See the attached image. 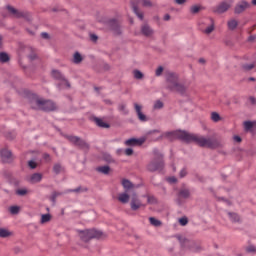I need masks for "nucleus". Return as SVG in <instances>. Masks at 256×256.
<instances>
[{
    "label": "nucleus",
    "mask_w": 256,
    "mask_h": 256,
    "mask_svg": "<svg viewBox=\"0 0 256 256\" xmlns=\"http://www.w3.org/2000/svg\"><path fill=\"white\" fill-rule=\"evenodd\" d=\"M211 120L214 123H219V121H221V115H219V113H217V112H212L211 113Z\"/></svg>",
    "instance_id": "7c9ffc66"
},
{
    "label": "nucleus",
    "mask_w": 256,
    "mask_h": 256,
    "mask_svg": "<svg viewBox=\"0 0 256 256\" xmlns=\"http://www.w3.org/2000/svg\"><path fill=\"white\" fill-rule=\"evenodd\" d=\"M19 206H11L9 211L12 215H17V213H19Z\"/></svg>",
    "instance_id": "58836bf2"
},
{
    "label": "nucleus",
    "mask_w": 256,
    "mask_h": 256,
    "mask_svg": "<svg viewBox=\"0 0 256 256\" xmlns=\"http://www.w3.org/2000/svg\"><path fill=\"white\" fill-rule=\"evenodd\" d=\"M119 109H120V111H123L124 114L129 113V111L127 110V106L125 104H121L119 106Z\"/></svg>",
    "instance_id": "a18cd8bd"
},
{
    "label": "nucleus",
    "mask_w": 256,
    "mask_h": 256,
    "mask_svg": "<svg viewBox=\"0 0 256 256\" xmlns=\"http://www.w3.org/2000/svg\"><path fill=\"white\" fill-rule=\"evenodd\" d=\"M125 155H127L128 157L131 156V155H133V149L127 148V149L125 150Z\"/></svg>",
    "instance_id": "09e8293b"
},
{
    "label": "nucleus",
    "mask_w": 256,
    "mask_h": 256,
    "mask_svg": "<svg viewBox=\"0 0 256 256\" xmlns=\"http://www.w3.org/2000/svg\"><path fill=\"white\" fill-rule=\"evenodd\" d=\"M208 21L210 22V25L206 29H204L203 33H205L206 35H211V32L215 31V22L212 18L208 19Z\"/></svg>",
    "instance_id": "aec40b11"
},
{
    "label": "nucleus",
    "mask_w": 256,
    "mask_h": 256,
    "mask_svg": "<svg viewBox=\"0 0 256 256\" xmlns=\"http://www.w3.org/2000/svg\"><path fill=\"white\" fill-rule=\"evenodd\" d=\"M91 40L92 41H97V36L96 35H91Z\"/></svg>",
    "instance_id": "69168bd1"
},
{
    "label": "nucleus",
    "mask_w": 256,
    "mask_h": 256,
    "mask_svg": "<svg viewBox=\"0 0 256 256\" xmlns=\"http://www.w3.org/2000/svg\"><path fill=\"white\" fill-rule=\"evenodd\" d=\"M246 251H247L248 253H255L256 248H255V246H248V247L246 248Z\"/></svg>",
    "instance_id": "de8ad7c7"
},
{
    "label": "nucleus",
    "mask_w": 256,
    "mask_h": 256,
    "mask_svg": "<svg viewBox=\"0 0 256 256\" xmlns=\"http://www.w3.org/2000/svg\"><path fill=\"white\" fill-rule=\"evenodd\" d=\"M251 7V4L245 0H241L238 2L234 8L235 15H241V13H245L247 9Z\"/></svg>",
    "instance_id": "6e6552de"
},
{
    "label": "nucleus",
    "mask_w": 256,
    "mask_h": 256,
    "mask_svg": "<svg viewBox=\"0 0 256 256\" xmlns=\"http://www.w3.org/2000/svg\"><path fill=\"white\" fill-rule=\"evenodd\" d=\"M53 171L56 175H59V173H61V171H63V167L61 166V164H55L53 166Z\"/></svg>",
    "instance_id": "f704fd0d"
},
{
    "label": "nucleus",
    "mask_w": 256,
    "mask_h": 256,
    "mask_svg": "<svg viewBox=\"0 0 256 256\" xmlns=\"http://www.w3.org/2000/svg\"><path fill=\"white\" fill-rule=\"evenodd\" d=\"M28 193L27 189L25 188H20L16 190V195H20L21 197L25 196Z\"/></svg>",
    "instance_id": "4c0bfd02"
},
{
    "label": "nucleus",
    "mask_w": 256,
    "mask_h": 256,
    "mask_svg": "<svg viewBox=\"0 0 256 256\" xmlns=\"http://www.w3.org/2000/svg\"><path fill=\"white\" fill-rule=\"evenodd\" d=\"M166 83L169 91L180 93V95H185V93H187V85L183 82H179V75L176 73H168L166 76Z\"/></svg>",
    "instance_id": "f03ea898"
},
{
    "label": "nucleus",
    "mask_w": 256,
    "mask_h": 256,
    "mask_svg": "<svg viewBox=\"0 0 256 256\" xmlns=\"http://www.w3.org/2000/svg\"><path fill=\"white\" fill-rule=\"evenodd\" d=\"M163 71H164L163 66H159V67L156 69V71H155L156 77H161V75H163Z\"/></svg>",
    "instance_id": "79ce46f5"
},
{
    "label": "nucleus",
    "mask_w": 256,
    "mask_h": 256,
    "mask_svg": "<svg viewBox=\"0 0 256 256\" xmlns=\"http://www.w3.org/2000/svg\"><path fill=\"white\" fill-rule=\"evenodd\" d=\"M163 102L161 100H157L155 103H154V109H163Z\"/></svg>",
    "instance_id": "37998d69"
},
{
    "label": "nucleus",
    "mask_w": 256,
    "mask_h": 256,
    "mask_svg": "<svg viewBox=\"0 0 256 256\" xmlns=\"http://www.w3.org/2000/svg\"><path fill=\"white\" fill-rule=\"evenodd\" d=\"M228 216L233 223H239V221H241V217L235 213L229 212Z\"/></svg>",
    "instance_id": "bb28decb"
},
{
    "label": "nucleus",
    "mask_w": 256,
    "mask_h": 256,
    "mask_svg": "<svg viewBox=\"0 0 256 256\" xmlns=\"http://www.w3.org/2000/svg\"><path fill=\"white\" fill-rule=\"evenodd\" d=\"M81 191V188H76L74 190H70L71 193H79Z\"/></svg>",
    "instance_id": "052dcab7"
},
{
    "label": "nucleus",
    "mask_w": 256,
    "mask_h": 256,
    "mask_svg": "<svg viewBox=\"0 0 256 256\" xmlns=\"http://www.w3.org/2000/svg\"><path fill=\"white\" fill-rule=\"evenodd\" d=\"M28 166L30 167V169H37V162L30 160L28 161Z\"/></svg>",
    "instance_id": "c03bdc74"
},
{
    "label": "nucleus",
    "mask_w": 256,
    "mask_h": 256,
    "mask_svg": "<svg viewBox=\"0 0 256 256\" xmlns=\"http://www.w3.org/2000/svg\"><path fill=\"white\" fill-rule=\"evenodd\" d=\"M130 207L132 211H138V209H141V207H145V205L143 204V202H141L137 194H134L131 197Z\"/></svg>",
    "instance_id": "1a4fd4ad"
},
{
    "label": "nucleus",
    "mask_w": 256,
    "mask_h": 256,
    "mask_svg": "<svg viewBox=\"0 0 256 256\" xmlns=\"http://www.w3.org/2000/svg\"><path fill=\"white\" fill-rule=\"evenodd\" d=\"M102 235L101 231L95 229L79 231V237L84 243L91 241V239H99Z\"/></svg>",
    "instance_id": "20e7f679"
},
{
    "label": "nucleus",
    "mask_w": 256,
    "mask_h": 256,
    "mask_svg": "<svg viewBox=\"0 0 256 256\" xmlns=\"http://www.w3.org/2000/svg\"><path fill=\"white\" fill-rule=\"evenodd\" d=\"M105 159H106V161H107L108 163L113 162V158L111 157V155H107V156L105 157Z\"/></svg>",
    "instance_id": "5fc2aeb1"
},
{
    "label": "nucleus",
    "mask_w": 256,
    "mask_h": 256,
    "mask_svg": "<svg viewBox=\"0 0 256 256\" xmlns=\"http://www.w3.org/2000/svg\"><path fill=\"white\" fill-rule=\"evenodd\" d=\"M7 9L9 11V13H11L17 19H19L21 17L27 18V13L21 12V11L15 9V8H13L12 6H7Z\"/></svg>",
    "instance_id": "4468645a"
},
{
    "label": "nucleus",
    "mask_w": 256,
    "mask_h": 256,
    "mask_svg": "<svg viewBox=\"0 0 256 256\" xmlns=\"http://www.w3.org/2000/svg\"><path fill=\"white\" fill-rule=\"evenodd\" d=\"M168 183H177V178L175 177H169L167 178Z\"/></svg>",
    "instance_id": "8fccbe9b"
},
{
    "label": "nucleus",
    "mask_w": 256,
    "mask_h": 256,
    "mask_svg": "<svg viewBox=\"0 0 256 256\" xmlns=\"http://www.w3.org/2000/svg\"><path fill=\"white\" fill-rule=\"evenodd\" d=\"M134 109L136 111V115L139 121H141L142 123H147V121H149V118H147V115L143 113V106L137 103H134Z\"/></svg>",
    "instance_id": "9b49d317"
},
{
    "label": "nucleus",
    "mask_w": 256,
    "mask_h": 256,
    "mask_svg": "<svg viewBox=\"0 0 256 256\" xmlns=\"http://www.w3.org/2000/svg\"><path fill=\"white\" fill-rule=\"evenodd\" d=\"M0 155L4 163H11L13 161V154L8 149H2Z\"/></svg>",
    "instance_id": "ddd939ff"
},
{
    "label": "nucleus",
    "mask_w": 256,
    "mask_h": 256,
    "mask_svg": "<svg viewBox=\"0 0 256 256\" xmlns=\"http://www.w3.org/2000/svg\"><path fill=\"white\" fill-rule=\"evenodd\" d=\"M110 27L116 35H121V26L119 25V21L117 20H111L110 21Z\"/></svg>",
    "instance_id": "dca6fc26"
},
{
    "label": "nucleus",
    "mask_w": 256,
    "mask_h": 256,
    "mask_svg": "<svg viewBox=\"0 0 256 256\" xmlns=\"http://www.w3.org/2000/svg\"><path fill=\"white\" fill-rule=\"evenodd\" d=\"M231 7H233V0H226L221 2L215 9L214 12L215 13H226V11H229V9H231Z\"/></svg>",
    "instance_id": "0eeeda50"
},
{
    "label": "nucleus",
    "mask_w": 256,
    "mask_h": 256,
    "mask_svg": "<svg viewBox=\"0 0 256 256\" xmlns=\"http://www.w3.org/2000/svg\"><path fill=\"white\" fill-rule=\"evenodd\" d=\"M179 224L182 225V227H185V225H187V223H189V219H187V217H182L178 220Z\"/></svg>",
    "instance_id": "ea45409f"
},
{
    "label": "nucleus",
    "mask_w": 256,
    "mask_h": 256,
    "mask_svg": "<svg viewBox=\"0 0 256 256\" xmlns=\"http://www.w3.org/2000/svg\"><path fill=\"white\" fill-rule=\"evenodd\" d=\"M44 159H45L46 161H49V159H50L49 154H44Z\"/></svg>",
    "instance_id": "0e129e2a"
},
{
    "label": "nucleus",
    "mask_w": 256,
    "mask_h": 256,
    "mask_svg": "<svg viewBox=\"0 0 256 256\" xmlns=\"http://www.w3.org/2000/svg\"><path fill=\"white\" fill-rule=\"evenodd\" d=\"M148 203H155V197H148Z\"/></svg>",
    "instance_id": "6e6d98bb"
},
{
    "label": "nucleus",
    "mask_w": 256,
    "mask_h": 256,
    "mask_svg": "<svg viewBox=\"0 0 256 256\" xmlns=\"http://www.w3.org/2000/svg\"><path fill=\"white\" fill-rule=\"evenodd\" d=\"M255 29H256V24L248 29V33L249 34L253 33V31H255Z\"/></svg>",
    "instance_id": "864d4df0"
},
{
    "label": "nucleus",
    "mask_w": 256,
    "mask_h": 256,
    "mask_svg": "<svg viewBox=\"0 0 256 256\" xmlns=\"http://www.w3.org/2000/svg\"><path fill=\"white\" fill-rule=\"evenodd\" d=\"M195 243L191 240H184V243H183V247H189V249H191L192 251H197L196 249H194V246Z\"/></svg>",
    "instance_id": "c756f323"
},
{
    "label": "nucleus",
    "mask_w": 256,
    "mask_h": 256,
    "mask_svg": "<svg viewBox=\"0 0 256 256\" xmlns=\"http://www.w3.org/2000/svg\"><path fill=\"white\" fill-rule=\"evenodd\" d=\"M42 179H43V174H41V173H34V174H32L29 177L28 181L30 183H41Z\"/></svg>",
    "instance_id": "f3484780"
},
{
    "label": "nucleus",
    "mask_w": 256,
    "mask_h": 256,
    "mask_svg": "<svg viewBox=\"0 0 256 256\" xmlns=\"http://www.w3.org/2000/svg\"><path fill=\"white\" fill-rule=\"evenodd\" d=\"M51 221V215L43 214L41 217V223H49Z\"/></svg>",
    "instance_id": "e433bc0d"
},
{
    "label": "nucleus",
    "mask_w": 256,
    "mask_h": 256,
    "mask_svg": "<svg viewBox=\"0 0 256 256\" xmlns=\"http://www.w3.org/2000/svg\"><path fill=\"white\" fill-rule=\"evenodd\" d=\"M143 143H145L144 139H136V138H131L125 141V145H127V147H135L137 145H143Z\"/></svg>",
    "instance_id": "2eb2a0df"
},
{
    "label": "nucleus",
    "mask_w": 256,
    "mask_h": 256,
    "mask_svg": "<svg viewBox=\"0 0 256 256\" xmlns=\"http://www.w3.org/2000/svg\"><path fill=\"white\" fill-rule=\"evenodd\" d=\"M254 39H255V36H250L249 37V41H254Z\"/></svg>",
    "instance_id": "774afa93"
},
{
    "label": "nucleus",
    "mask_w": 256,
    "mask_h": 256,
    "mask_svg": "<svg viewBox=\"0 0 256 256\" xmlns=\"http://www.w3.org/2000/svg\"><path fill=\"white\" fill-rule=\"evenodd\" d=\"M52 77L60 81L59 83L60 89H65V88L69 89V87H71V84H69V81H67V79H65L63 74H61V72H59L58 70H52Z\"/></svg>",
    "instance_id": "423d86ee"
},
{
    "label": "nucleus",
    "mask_w": 256,
    "mask_h": 256,
    "mask_svg": "<svg viewBox=\"0 0 256 256\" xmlns=\"http://www.w3.org/2000/svg\"><path fill=\"white\" fill-rule=\"evenodd\" d=\"M133 11H134L135 15H137L138 19L143 21V12H140L139 8H137L136 6L133 7Z\"/></svg>",
    "instance_id": "c9c22d12"
},
{
    "label": "nucleus",
    "mask_w": 256,
    "mask_h": 256,
    "mask_svg": "<svg viewBox=\"0 0 256 256\" xmlns=\"http://www.w3.org/2000/svg\"><path fill=\"white\" fill-rule=\"evenodd\" d=\"M242 69L244 71H251L252 69H255V64L250 63V64H243Z\"/></svg>",
    "instance_id": "72a5a7b5"
},
{
    "label": "nucleus",
    "mask_w": 256,
    "mask_h": 256,
    "mask_svg": "<svg viewBox=\"0 0 256 256\" xmlns=\"http://www.w3.org/2000/svg\"><path fill=\"white\" fill-rule=\"evenodd\" d=\"M166 137H174L175 139H180L186 143L194 142L199 147H207L208 149H217L221 143L217 139L205 138L198 134H189L188 132L182 130H176L174 132H168L165 134Z\"/></svg>",
    "instance_id": "f257e3e1"
},
{
    "label": "nucleus",
    "mask_w": 256,
    "mask_h": 256,
    "mask_svg": "<svg viewBox=\"0 0 256 256\" xmlns=\"http://www.w3.org/2000/svg\"><path fill=\"white\" fill-rule=\"evenodd\" d=\"M134 77L135 79H143V72L139 71V70H134Z\"/></svg>",
    "instance_id": "a19ab883"
},
{
    "label": "nucleus",
    "mask_w": 256,
    "mask_h": 256,
    "mask_svg": "<svg viewBox=\"0 0 256 256\" xmlns=\"http://www.w3.org/2000/svg\"><path fill=\"white\" fill-rule=\"evenodd\" d=\"M234 141H236V143H241V138L239 136H234Z\"/></svg>",
    "instance_id": "13d9d810"
},
{
    "label": "nucleus",
    "mask_w": 256,
    "mask_h": 256,
    "mask_svg": "<svg viewBox=\"0 0 256 256\" xmlns=\"http://www.w3.org/2000/svg\"><path fill=\"white\" fill-rule=\"evenodd\" d=\"M68 141L74 143V145H77L78 147H81V149H89V144L77 136H68Z\"/></svg>",
    "instance_id": "9d476101"
},
{
    "label": "nucleus",
    "mask_w": 256,
    "mask_h": 256,
    "mask_svg": "<svg viewBox=\"0 0 256 256\" xmlns=\"http://www.w3.org/2000/svg\"><path fill=\"white\" fill-rule=\"evenodd\" d=\"M31 107L38 111H55L57 109V105L53 101L40 97H34L31 100Z\"/></svg>",
    "instance_id": "7ed1b4c3"
},
{
    "label": "nucleus",
    "mask_w": 256,
    "mask_h": 256,
    "mask_svg": "<svg viewBox=\"0 0 256 256\" xmlns=\"http://www.w3.org/2000/svg\"><path fill=\"white\" fill-rule=\"evenodd\" d=\"M250 102L252 103V105H255L256 99L254 97H250Z\"/></svg>",
    "instance_id": "e2e57ef3"
},
{
    "label": "nucleus",
    "mask_w": 256,
    "mask_h": 256,
    "mask_svg": "<svg viewBox=\"0 0 256 256\" xmlns=\"http://www.w3.org/2000/svg\"><path fill=\"white\" fill-rule=\"evenodd\" d=\"M140 33L144 35V37H153L155 31L148 24H143L140 28Z\"/></svg>",
    "instance_id": "f8f14e48"
},
{
    "label": "nucleus",
    "mask_w": 256,
    "mask_h": 256,
    "mask_svg": "<svg viewBox=\"0 0 256 256\" xmlns=\"http://www.w3.org/2000/svg\"><path fill=\"white\" fill-rule=\"evenodd\" d=\"M129 198L130 196L126 191L124 193L118 194V201H120V203H129Z\"/></svg>",
    "instance_id": "412c9836"
},
{
    "label": "nucleus",
    "mask_w": 256,
    "mask_h": 256,
    "mask_svg": "<svg viewBox=\"0 0 256 256\" xmlns=\"http://www.w3.org/2000/svg\"><path fill=\"white\" fill-rule=\"evenodd\" d=\"M256 127V121H246L244 122V129L245 131H251V129Z\"/></svg>",
    "instance_id": "393cba45"
},
{
    "label": "nucleus",
    "mask_w": 256,
    "mask_h": 256,
    "mask_svg": "<svg viewBox=\"0 0 256 256\" xmlns=\"http://www.w3.org/2000/svg\"><path fill=\"white\" fill-rule=\"evenodd\" d=\"M96 171H98V173H102L103 175H109L111 168L109 166H100L96 168Z\"/></svg>",
    "instance_id": "b1692460"
},
{
    "label": "nucleus",
    "mask_w": 256,
    "mask_h": 256,
    "mask_svg": "<svg viewBox=\"0 0 256 256\" xmlns=\"http://www.w3.org/2000/svg\"><path fill=\"white\" fill-rule=\"evenodd\" d=\"M94 121H95L96 125H98V127H102L104 129H109V124L105 123V121H103L102 119L95 118Z\"/></svg>",
    "instance_id": "a878e982"
},
{
    "label": "nucleus",
    "mask_w": 256,
    "mask_h": 256,
    "mask_svg": "<svg viewBox=\"0 0 256 256\" xmlns=\"http://www.w3.org/2000/svg\"><path fill=\"white\" fill-rule=\"evenodd\" d=\"M205 8L199 4L192 5L190 7V13L192 15H197V13H200V11H203Z\"/></svg>",
    "instance_id": "6ab92c4d"
},
{
    "label": "nucleus",
    "mask_w": 256,
    "mask_h": 256,
    "mask_svg": "<svg viewBox=\"0 0 256 256\" xmlns=\"http://www.w3.org/2000/svg\"><path fill=\"white\" fill-rule=\"evenodd\" d=\"M169 19H171V16L169 14H166L164 16V21H169Z\"/></svg>",
    "instance_id": "680f3d73"
},
{
    "label": "nucleus",
    "mask_w": 256,
    "mask_h": 256,
    "mask_svg": "<svg viewBox=\"0 0 256 256\" xmlns=\"http://www.w3.org/2000/svg\"><path fill=\"white\" fill-rule=\"evenodd\" d=\"M53 197H54V198H55V197H59V193L54 192V193H53Z\"/></svg>",
    "instance_id": "338daca9"
},
{
    "label": "nucleus",
    "mask_w": 256,
    "mask_h": 256,
    "mask_svg": "<svg viewBox=\"0 0 256 256\" xmlns=\"http://www.w3.org/2000/svg\"><path fill=\"white\" fill-rule=\"evenodd\" d=\"M81 61H83V56H81V54L79 52H75L74 56H73V63L79 64L81 63Z\"/></svg>",
    "instance_id": "cd10ccee"
},
{
    "label": "nucleus",
    "mask_w": 256,
    "mask_h": 256,
    "mask_svg": "<svg viewBox=\"0 0 256 256\" xmlns=\"http://www.w3.org/2000/svg\"><path fill=\"white\" fill-rule=\"evenodd\" d=\"M228 25V29H230V31H235V29H237L238 25H239V21H237V19L232 18L227 22Z\"/></svg>",
    "instance_id": "a211bd4d"
},
{
    "label": "nucleus",
    "mask_w": 256,
    "mask_h": 256,
    "mask_svg": "<svg viewBox=\"0 0 256 256\" xmlns=\"http://www.w3.org/2000/svg\"><path fill=\"white\" fill-rule=\"evenodd\" d=\"M122 186L126 192L133 189V187H134L133 183H131V181H129L127 179L122 180Z\"/></svg>",
    "instance_id": "4be33fe9"
},
{
    "label": "nucleus",
    "mask_w": 256,
    "mask_h": 256,
    "mask_svg": "<svg viewBox=\"0 0 256 256\" xmlns=\"http://www.w3.org/2000/svg\"><path fill=\"white\" fill-rule=\"evenodd\" d=\"M150 224L153 225V227H161L162 223L161 220H157L155 217H150L149 218Z\"/></svg>",
    "instance_id": "c85d7f7f"
},
{
    "label": "nucleus",
    "mask_w": 256,
    "mask_h": 256,
    "mask_svg": "<svg viewBox=\"0 0 256 256\" xmlns=\"http://www.w3.org/2000/svg\"><path fill=\"white\" fill-rule=\"evenodd\" d=\"M141 3L143 7H151V1L149 0H142Z\"/></svg>",
    "instance_id": "49530a36"
},
{
    "label": "nucleus",
    "mask_w": 256,
    "mask_h": 256,
    "mask_svg": "<svg viewBox=\"0 0 256 256\" xmlns=\"http://www.w3.org/2000/svg\"><path fill=\"white\" fill-rule=\"evenodd\" d=\"M163 167H165V163L163 162V155H157L153 161L148 164V171H162Z\"/></svg>",
    "instance_id": "39448f33"
},
{
    "label": "nucleus",
    "mask_w": 256,
    "mask_h": 256,
    "mask_svg": "<svg viewBox=\"0 0 256 256\" xmlns=\"http://www.w3.org/2000/svg\"><path fill=\"white\" fill-rule=\"evenodd\" d=\"M41 35L43 39H49V34L47 32H43Z\"/></svg>",
    "instance_id": "4d7b16f0"
},
{
    "label": "nucleus",
    "mask_w": 256,
    "mask_h": 256,
    "mask_svg": "<svg viewBox=\"0 0 256 256\" xmlns=\"http://www.w3.org/2000/svg\"><path fill=\"white\" fill-rule=\"evenodd\" d=\"M177 5H185L187 3V0H174Z\"/></svg>",
    "instance_id": "3c124183"
},
{
    "label": "nucleus",
    "mask_w": 256,
    "mask_h": 256,
    "mask_svg": "<svg viewBox=\"0 0 256 256\" xmlns=\"http://www.w3.org/2000/svg\"><path fill=\"white\" fill-rule=\"evenodd\" d=\"M198 62L201 63V65H205V63H206V61H205L204 58H200V59L198 60Z\"/></svg>",
    "instance_id": "bf43d9fd"
},
{
    "label": "nucleus",
    "mask_w": 256,
    "mask_h": 256,
    "mask_svg": "<svg viewBox=\"0 0 256 256\" xmlns=\"http://www.w3.org/2000/svg\"><path fill=\"white\" fill-rule=\"evenodd\" d=\"M186 175H187V170L182 169V170L180 171V177L183 178V177H185Z\"/></svg>",
    "instance_id": "603ef678"
},
{
    "label": "nucleus",
    "mask_w": 256,
    "mask_h": 256,
    "mask_svg": "<svg viewBox=\"0 0 256 256\" xmlns=\"http://www.w3.org/2000/svg\"><path fill=\"white\" fill-rule=\"evenodd\" d=\"M191 195V192H189V189L183 188L179 191V197L182 199H189V196Z\"/></svg>",
    "instance_id": "5701e85b"
},
{
    "label": "nucleus",
    "mask_w": 256,
    "mask_h": 256,
    "mask_svg": "<svg viewBox=\"0 0 256 256\" xmlns=\"http://www.w3.org/2000/svg\"><path fill=\"white\" fill-rule=\"evenodd\" d=\"M9 61V55L5 52L0 53V63H7Z\"/></svg>",
    "instance_id": "473e14b6"
},
{
    "label": "nucleus",
    "mask_w": 256,
    "mask_h": 256,
    "mask_svg": "<svg viewBox=\"0 0 256 256\" xmlns=\"http://www.w3.org/2000/svg\"><path fill=\"white\" fill-rule=\"evenodd\" d=\"M0 237L1 238L11 237V233L9 232V230L5 228H0Z\"/></svg>",
    "instance_id": "2f4dec72"
}]
</instances>
